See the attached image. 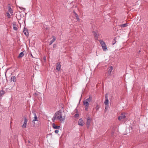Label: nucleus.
<instances>
[{"mask_svg": "<svg viewBox=\"0 0 148 148\" xmlns=\"http://www.w3.org/2000/svg\"><path fill=\"white\" fill-rule=\"evenodd\" d=\"M55 115L56 116L57 119L61 122L64 121L65 120V116H62V114L61 110H59L57 111L55 113Z\"/></svg>", "mask_w": 148, "mask_h": 148, "instance_id": "f257e3e1", "label": "nucleus"}, {"mask_svg": "<svg viewBox=\"0 0 148 148\" xmlns=\"http://www.w3.org/2000/svg\"><path fill=\"white\" fill-rule=\"evenodd\" d=\"M99 42L101 45L103 51H106L107 50V46L105 43L102 40H100Z\"/></svg>", "mask_w": 148, "mask_h": 148, "instance_id": "f03ea898", "label": "nucleus"}, {"mask_svg": "<svg viewBox=\"0 0 148 148\" xmlns=\"http://www.w3.org/2000/svg\"><path fill=\"white\" fill-rule=\"evenodd\" d=\"M83 104L85 106V110L87 111L88 110V109L89 107V103L88 102L85 100L83 102Z\"/></svg>", "mask_w": 148, "mask_h": 148, "instance_id": "7ed1b4c3", "label": "nucleus"}, {"mask_svg": "<svg viewBox=\"0 0 148 148\" xmlns=\"http://www.w3.org/2000/svg\"><path fill=\"white\" fill-rule=\"evenodd\" d=\"M109 101L108 99V94H106L105 95V100L104 103L105 105H109Z\"/></svg>", "mask_w": 148, "mask_h": 148, "instance_id": "20e7f679", "label": "nucleus"}, {"mask_svg": "<svg viewBox=\"0 0 148 148\" xmlns=\"http://www.w3.org/2000/svg\"><path fill=\"white\" fill-rule=\"evenodd\" d=\"M91 120V119L90 117H88L86 122V125L87 126V127H88L89 126Z\"/></svg>", "mask_w": 148, "mask_h": 148, "instance_id": "39448f33", "label": "nucleus"}, {"mask_svg": "<svg viewBox=\"0 0 148 148\" xmlns=\"http://www.w3.org/2000/svg\"><path fill=\"white\" fill-rule=\"evenodd\" d=\"M27 121V119H26V118H25L24 121V122L22 126V127L23 128H25L26 127Z\"/></svg>", "mask_w": 148, "mask_h": 148, "instance_id": "423d86ee", "label": "nucleus"}, {"mask_svg": "<svg viewBox=\"0 0 148 148\" xmlns=\"http://www.w3.org/2000/svg\"><path fill=\"white\" fill-rule=\"evenodd\" d=\"M78 125H80L81 126H83L84 125V124H83L84 122H83V120L82 119V118H81L79 119V120L78 121Z\"/></svg>", "mask_w": 148, "mask_h": 148, "instance_id": "0eeeda50", "label": "nucleus"}, {"mask_svg": "<svg viewBox=\"0 0 148 148\" xmlns=\"http://www.w3.org/2000/svg\"><path fill=\"white\" fill-rule=\"evenodd\" d=\"M61 68V65L60 63H58L56 65V69L58 71L60 70Z\"/></svg>", "mask_w": 148, "mask_h": 148, "instance_id": "6e6552de", "label": "nucleus"}, {"mask_svg": "<svg viewBox=\"0 0 148 148\" xmlns=\"http://www.w3.org/2000/svg\"><path fill=\"white\" fill-rule=\"evenodd\" d=\"M125 117V114H122L119 117L118 119L119 120H121L122 119H124Z\"/></svg>", "mask_w": 148, "mask_h": 148, "instance_id": "1a4fd4ad", "label": "nucleus"}, {"mask_svg": "<svg viewBox=\"0 0 148 148\" xmlns=\"http://www.w3.org/2000/svg\"><path fill=\"white\" fill-rule=\"evenodd\" d=\"M23 32L26 36H28L29 35V33L28 31L26 29L24 28Z\"/></svg>", "mask_w": 148, "mask_h": 148, "instance_id": "9d476101", "label": "nucleus"}, {"mask_svg": "<svg viewBox=\"0 0 148 148\" xmlns=\"http://www.w3.org/2000/svg\"><path fill=\"white\" fill-rule=\"evenodd\" d=\"M56 38L55 37L53 36V39L51 40L49 42V45H51L53 42L56 40Z\"/></svg>", "mask_w": 148, "mask_h": 148, "instance_id": "9b49d317", "label": "nucleus"}, {"mask_svg": "<svg viewBox=\"0 0 148 148\" xmlns=\"http://www.w3.org/2000/svg\"><path fill=\"white\" fill-rule=\"evenodd\" d=\"M34 119L33 120V121H32V122H34L36 121H38V120H37V117L36 115V113H34Z\"/></svg>", "mask_w": 148, "mask_h": 148, "instance_id": "f8f14e48", "label": "nucleus"}, {"mask_svg": "<svg viewBox=\"0 0 148 148\" xmlns=\"http://www.w3.org/2000/svg\"><path fill=\"white\" fill-rule=\"evenodd\" d=\"M113 69V67L112 66H110V69L108 70V73L109 75H110Z\"/></svg>", "mask_w": 148, "mask_h": 148, "instance_id": "ddd939ff", "label": "nucleus"}, {"mask_svg": "<svg viewBox=\"0 0 148 148\" xmlns=\"http://www.w3.org/2000/svg\"><path fill=\"white\" fill-rule=\"evenodd\" d=\"M92 33H93V35H94L95 38L96 39H97L98 38V34L97 33L94 31L92 32Z\"/></svg>", "mask_w": 148, "mask_h": 148, "instance_id": "4468645a", "label": "nucleus"}, {"mask_svg": "<svg viewBox=\"0 0 148 148\" xmlns=\"http://www.w3.org/2000/svg\"><path fill=\"white\" fill-rule=\"evenodd\" d=\"M92 99V97L91 96H90L89 98L85 100L86 101L88 102H90Z\"/></svg>", "mask_w": 148, "mask_h": 148, "instance_id": "2eb2a0df", "label": "nucleus"}, {"mask_svg": "<svg viewBox=\"0 0 148 148\" xmlns=\"http://www.w3.org/2000/svg\"><path fill=\"white\" fill-rule=\"evenodd\" d=\"M8 11L11 14H13V11L10 7H8Z\"/></svg>", "mask_w": 148, "mask_h": 148, "instance_id": "dca6fc26", "label": "nucleus"}, {"mask_svg": "<svg viewBox=\"0 0 148 148\" xmlns=\"http://www.w3.org/2000/svg\"><path fill=\"white\" fill-rule=\"evenodd\" d=\"M127 26V25L126 23L123 24L122 25H120V26L121 27H126Z\"/></svg>", "mask_w": 148, "mask_h": 148, "instance_id": "f3484780", "label": "nucleus"}, {"mask_svg": "<svg viewBox=\"0 0 148 148\" xmlns=\"http://www.w3.org/2000/svg\"><path fill=\"white\" fill-rule=\"evenodd\" d=\"M11 79L13 82H16V77L15 76L12 77Z\"/></svg>", "mask_w": 148, "mask_h": 148, "instance_id": "a211bd4d", "label": "nucleus"}, {"mask_svg": "<svg viewBox=\"0 0 148 148\" xmlns=\"http://www.w3.org/2000/svg\"><path fill=\"white\" fill-rule=\"evenodd\" d=\"M53 128L54 129H59L60 127V126L56 125L54 123L53 124Z\"/></svg>", "mask_w": 148, "mask_h": 148, "instance_id": "6ab92c4d", "label": "nucleus"}, {"mask_svg": "<svg viewBox=\"0 0 148 148\" xmlns=\"http://www.w3.org/2000/svg\"><path fill=\"white\" fill-rule=\"evenodd\" d=\"M24 56V54L23 53V52H21L19 54L18 56V58H21L23 57Z\"/></svg>", "mask_w": 148, "mask_h": 148, "instance_id": "aec40b11", "label": "nucleus"}, {"mask_svg": "<svg viewBox=\"0 0 148 148\" xmlns=\"http://www.w3.org/2000/svg\"><path fill=\"white\" fill-rule=\"evenodd\" d=\"M13 28L15 30H17L18 29V28L16 27V25L15 24H13Z\"/></svg>", "mask_w": 148, "mask_h": 148, "instance_id": "412c9836", "label": "nucleus"}, {"mask_svg": "<svg viewBox=\"0 0 148 148\" xmlns=\"http://www.w3.org/2000/svg\"><path fill=\"white\" fill-rule=\"evenodd\" d=\"M74 14H75V17H76L77 19V20L78 21L79 20V17H78V15L75 12H74Z\"/></svg>", "mask_w": 148, "mask_h": 148, "instance_id": "4be33fe9", "label": "nucleus"}, {"mask_svg": "<svg viewBox=\"0 0 148 148\" xmlns=\"http://www.w3.org/2000/svg\"><path fill=\"white\" fill-rule=\"evenodd\" d=\"M57 119L56 116H55V114L52 118V120L53 122H54L56 119Z\"/></svg>", "mask_w": 148, "mask_h": 148, "instance_id": "5701e85b", "label": "nucleus"}, {"mask_svg": "<svg viewBox=\"0 0 148 148\" xmlns=\"http://www.w3.org/2000/svg\"><path fill=\"white\" fill-rule=\"evenodd\" d=\"M4 94V92L3 90H1L0 92V96H3V95Z\"/></svg>", "mask_w": 148, "mask_h": 148, "instance_id": "b1692460", "label": "nucleus"}, {"mask_svg": "<svg viewBox=\"0 0 148 148\" xmlns=\"http://www.w3.org/2000/svg\"><path fill=\"white\" fill-rule=\"evenodd\" d=\"M6 16L8 18H10L11 16L9 13L7 12L6 13Z\"/></svg>", "mask_w": 148, "mask_h": 148, "instance_id": "393cba45", "label": "nucleus"}, {"mask_svg": "<svg viewBox=\"0 0 148 148\" xmlns=\"http://www.w3.org/2000/svg\"><path fill=\"white\" fill-rule=\"evenodd\" d=\"M74 116L75 118H77L79 116V114H75Z\"/></svg>", "mask_w": 148, "mask_h": 148, "instance_id": "a878e982", "label": "nucleus"}, {"mask_svg": "<svg viewBox=\"0 0 148 148\" xmlns=\"http://www.w3.org/2000/svg\"><path fill=\"white\" fill-rule=\"evenodd\" d=\"M109 107V105H106V107L105 109L106 110L108 109Z\"/></svg>", "mask_w": 148, "mask_h": 148, "instance_id": "bb28decb", "label": "nucleus"}, {"mask_svg": "<svg viewBox=\"0 0 148 148\" xmlns=\"http://www.w3.org/2000/svg\"><path fill=\"white\" fill-rule=\"evenodd\" d=\"M116 43V41L115 39H114L112 41V44L113 45H114Z\"/></svg>", "mask_w": 148, "mask_h": 148, "instance_id": "cd10ccee", "label": "nucleus"}, {"mask_svg": "<svg viewBox=\"0 0 148 148\" xmlns=\"http://www.w3.org/2000/svg\"><path fill=\"white\" fill-rule=\"evenodd\" d=\"M55 133L57 134L59 132V130H56L55 131Z\"/></svg>", "mask_w": 148, "mask_h": 148, "instance_id": "c85d7f7f", "label": "nucleus"}, {"mask_svg": "<svg viewBox=\"0 0 148 148\" xmlns=\"http://www.w3.org/2000/svg\"><path fill=\"white\" fill-rule=\"evenodd\" d=\"M43 59L45 61L46 60V58L45 57H43Z\"/></svg>", "mask_w": 148, "mask_h": 148, "instance_id": "c756f323", "label": "nucleus"}, {"mask_svg": "<svg viewBox=\"0 0 148 148\" xmlns=\"http://www.w3.org/2000/svg\"><path fill=\"white\" fill-rule=\"evenodd\" d=\"M19 8L21 10H22L23 9V8H22V7H19Z\"/></svg>", "mask_w": 148, "mask_h": 148, "instance_id": "7c9ffc66", "label": "nucleus"}, {"mask_svg": "<svg viewBox=\"0 0 148 148\" xmlns=\"http://www.w3.org/2000/svg\"><path fill=\"white\" fill-rule=\"evenodd\" d=\"M28 142L29 143H30V141L29 140H28Z\"/></svg>", "mask_w": 148, "mask_h": 148, "instance_id": "2f4dec72", "label": "nucleus"}, {"mask_svg": "<svg viewBox=\"0 0 148 148\" xmlns=\"http://www.w3.org/2000/svg\"><path fill=\"white\" fill-rule=\"evenodd\" d=\"M147 91L148 92V89H147Z\"/></svg>", "mask_w": 148, "mask_h": 148, "instance_id": "473e14b6", "label": "nucleus"}, {"mask_svg": "<svg viewBox=\"0 0 148 148\" xmlns=\"http://www.w3.org/2000/svg\"><path fill=\"white\" fill-rule=\"evenodd\" d=\"M55 44L53 45V47H54V46L55 45Z\"/></svg>", "mask_w": 148, "mask_h": 148, "instance_id": "72a5a7b5", "label": "nucleus"}, {"mask_svg": "<svg viewBox=\"0 0 148 148\" xmlns=\"http://www.w3.org/2000/svg\"><path fill=\"white\" fill-rule=\"evenodd\" d=\"M113 133H112V135Z\"/></svg>", "mask_w": 148, "mask_h": 148, "instance_id": "f704fd0d", "label": "nucleus"}, {"mask_svg": "<svg viewBox=\"0 0 148 148\" xmlns=\"http://www.w3.org/2000/svg\"><path fill=\"white\" fill-rule=\"evenodd\" d=\"M140 51H139V52H140Z\"/></svg>", "mask_w": 148, "mask_h": 148, "instance_id": "c9c22d12", "label": "nucleus"}]
</instances>
